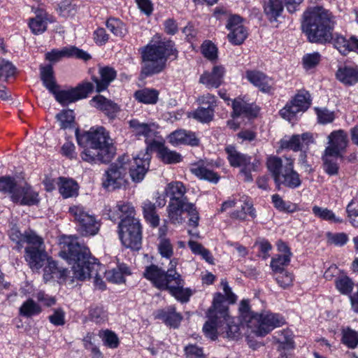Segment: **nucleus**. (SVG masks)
Returning <instances> with one entry per match:
<instances>
[{"mask_svg":"<svg viewBox=\"0 0 358 358\" xmlns=\"http://www.w3.org/2000/svg\"><path fill=\"white\" fill-rule=\"evenodd\" d=\"M226 28L229 31L227 35L229 41L234 45L242 44L248 36L247 28L243 24V19L237 15L228 17Z\"/></svg>","mask_w":358,"mask_h":358,"instance_id":"f3484780","label":"nucleus"},{"mask_svg":"<svg viewBox=\"0 0 358 358\" xmlns=\"http://www.w3.org/2000/svg\"><path fill=\"white\" fill-rule=\"evenodd\" d=\"M98 336L101 339L103 345L108 348L115 349L120 345V340L117 335L109 329L100 330Z\"/></svg>","mask_w":358,"mask_h":358,"instance_id":"de8ad7c7","label":"nucleus"},{"mask_svg":"<svg viewBox=\"0 0 358 358\" xmlns=\"http://www.w3.org/2000/svg\"><path fill=\"white\" fill-rule=\"evenodd\" d=\"M219 94L225 101L229 104L231 102L234 117L243 115L247 117H256L259 111V108L253 103H248L241 97L231 100L227 95V91H219Z\"/></svg>","mask_w":358,"mask_h":358,"instance_id":"dca6fc26","label":"nucleus"},{"mask_svg":"<svg viewBox=\"0 0 358 358\" xmlns=\"http://www.w3.org/2000/svg\"><path fill=\"white\" fill-rule=\"evenodd\" d=\"M56 117L60 123V127L64 129L71 127L74 121L73 111L71 110H63Z\"/></svg>","mask_w":358,"mask_h":358,"instance_id":"69168bd1","label":"nucleus"},{"mask_svg":"<svg viewBox=\"0 0 358 358\" xmlns=\"http://www.w3.org/2000/svg\"><path fill=\"white\" fill-rule=\"evenodd\" d=\"M315 111L317 117L318 122L320 124H326L331 123L335 119L334 112H331L327 108H315Z\"/></svg>","mask_w":358,"mask_h":358,"instance_id":"774afa93","label":"nucleus"},{"mask_svg":"<svg viewBox=\"0 0 358 358\" xmlns=\"http://www.w3.org/2000/svg\"><path fill=\"white\" fill-rule=\"evenodd\" d=\"M58 186L59 193L64 198H69L78 195V185L72 179L59 178Z\"/></svg>","mask_w":358,"mask_h":358,"instance_id":"a19ab883","label":"nucleus"},{"mask_svg":"<svg viewBox=\"0 0 358 358\" xmlns=\"http://www.w3.org/2000/svg\"><path fill=\"white\" fill-rule=\"evenodd\" d=\"M283 9L282 0H268L264 6V13L271 22L277 21L281 16Z\"/></svg>","mask_w":358,"mask_h":358,"instance_id":"72a5a7b5","label":"nucleus"},{"mask_svg":"<svg viewBox=\"0 0 358 358\" xmlns=\"http://www.w3.org/2000/svg\"><path fill=\"white\" fill-rule=\"evenodd\" d=\"M291 257L288 255H277L272 258L271 262V267L275 273L285 271L284 266L289 264Z\"/></svg>","mask_w":358,"mask_h":358,"instance_id":"0e129e2a","label":"nucleus"},{"mask_svg":"<svg viewBox=\"0 0 358 358\" xmlns=\"http://www.w3.org/2000/svg\"><path fill=\"white\" fill-rule=\"evenodd\" d=\"M337 78L346 85H353L358 81V71L353 67L340 68L336 73Z\"/></svg>","mask_w":358,"mask_h":358,"instance_id":"79ce46f5","label":"nucleus"},{"mask_svg":"<svg viewBox=\"0 0 358 358\" xmlns=\"http://www.w3.org/2000/svg\"><path fill=\"white\" fill-rule=\"evenodd\" d=\"M321 60V55L317 52L305 54L302 58L303 68L306 70H310L315 68Z\"/></svg>","mask_w":358,"mask_h":358,"instance_id":"680f3d73","label":"nucleus"},{"mask_svg":"<svg viewBox=\"0 0 358 358\" xmlns=\"http://www.w3.org/2000/svg\"><path fill=\"white\" fill-rule=\"evenodd\" d=\"M169 142L175 146L185 144L192 146L198 145L199 143V138L195 134L186 130L180 129L172 132L169 136Z\"/></svg>","mask_w":358,"mask_h":358,"instance_id":"c756f323","label":"nucleus"},{"mask_svg":"<svg viewBox=\"0 0 358 358\" xmlns=\"http://www.w3.org/2000/svg\"><path fill=\"white\" fill-rule=\"evenodd\" d=\"M302 28L312 43H325L333 39L334 22L327 10L315 7L303 14Z\"/></svg>","mask_w":358,"mask_h":358,"instance_id":"0eeeda50","label":"nucleus"},{"mask_svg":"<svg viewBox=\"0 0 358 358\" xmlns=\"http://www.w3.org/2000/svg\"><path fill=\"white\" fill-rule=\"evenodd\" d=\"M274 207L281 212L293 213L296 211L297 206L290 201H284L282 197L275 194L271 196Z\"/></svg>","mask_w":358,"mask_h":358,"instance_id":"3c124183","label":"nucleus"},{"mask_svg":"<svg viewBox=\"0 0 358 358\" xmlns=\"http://www.w3.org/2000/svg\"><path fill=\"white\" fill-rule=\"evenodd\" d=\"M12 201L23 206L36 205L39 202L38 193L26 182H20Z\"/></svg>","mask_w":358,"mask_h":358,"instance_id":"412c9836","label":"nucleus"},{"mask_svg":"<svg viewBox=\"0 0 358 358\" xmlns=\"http://www.w3.org/2000/svg\"><path fill=\"white\" fill-rule=\"evenodd\" d=\"M278 342L279 348L284 350H290L294 348L293 336L290 331L283 330L278 332Z\"/></svg>","mask_w":358,"mask_h":358,"instance_id":"6e6d98bb","label":"nucleus"},{"mask_svg":"<svg viewBox=\"0 0 358 358\" xmlns=\"http://www.w3.org/2000/svg\"><path fill=\"white\" fill-rule=\"evenodd\" d=\"M90 105L102 110L110 119L115 118L120 110L117 104L100 94L91 99Z\"/></svg>","mask_w":358,"mask_h":358,"instance_id":"bb28decb","label":"nucleus"},{"mask_svg":"<svg viewBox=\"0 0 358 358\" xmlns=\"http://www.w3.org/2000/svg\"><path fill=\"white\" fill-rule=\"evenodd\" d=\"M313 213L317 217H319L322 220L329 221L334 223H342L343 219L337 217L334 213L327 208H322L317 206H314L312 208Z\"/></svg>","mask_w":358,"mask_h":358,"instance_id":"09e8293b","label":"nucleus"},{"mask_svg":"<svg viewBox=\"0 0 358 358\" xmlns=\"http://www.w3.org/2000/svg\"><path fill=\"white\" fill-rule=\"evenodd\" d=\"M158 251L162 257L171 261L173 255V247L171 241L166 238H162L158 244Z\"/></svg>","mask_w":358,"mask_h":358,"instance_id":"e2e57ef3","label":"nucleus"},{"mask_svg":"<svg viewBox=\"0 0 358 358\" xmlns=\"http://www.w3.org/2000/svg\"><path fill=\"white\" fill-rule=\"evenodd\" d=\"M99 77H93L96 90H107L110 84L116 78L117 71L109 66H99Z\"/></svg>","mask_w":358,"mask_h":358,"instance_id":"c85d7f7f","label":"nucleus"},{"mask_svg":"<svg viewBox=\"0 0 358 358\" xmlns=\"http://www.w3.org/2000/svg\"><path fill=\"white\" fill-rule=\"evenodd\" d=\"M310 104L311 99L308 91H302L288 102L280 113L283 118L290 120L298 113L306 111Z\"/></svg>","mask_w":358,"mask_h":358,"instance_id":"2eb2a0df","label":"nucleus"},{"mask_svg":"<svg viewBox=\"0 0 358 358\" xmlns=\"http://www.w3.org/2000/svg\"><path fill=\"white\" fill-rule=\"evenodd\" d=\"M150 161V155L148 148L131 160L128 155L119 157L106 172L103 180V187L109 190L120 187L125 182L124 177L128 170L134 182H141L149 169Z\"/></svg>","mask_w":358,"mask_h":358,"instance_id":"7ed1b4c3","label":"nucleus"},{"mask_svg":"<svg viewBox=\"0 0 358 358\" xmlns=\"http://www.w3.org/2000/svg\"><path fill=\"white\" fill-rule=\"evenodd\" d=\"M76 136L78 144L85 148L80 155L83 160L92 164L107 163L113 158L115 148L104 127H92L89 131L82 133L77 129Z\"/></svg>","mask_w":358,"mask_h":358,"instance_id":"20e7f679","label":"nucleus"},{"mask_svg":"<svg viewBox=\"0 0 358 358\" xmlns=\"http://www.w3.org/2000/svg\"><path fill=\"white\" fill-rule=\"evenodd\" d=\"M342 157L343 156L324 151L322 156V161L323 169L325 173L329 176L336 175L339 169L338 159Z\"/></svg>","mask_w":358,"mask_h":358,"instance_id":"4c0bfd02","label":"nucleus"},{"mask_svg":"<svg viewBox=\"0 0 358 358\" xmlns=\"http://www.w3.org/2000/svg\"><path fill=\"white\" fill-rule=\"evenodd\" d=\"M165 194L169 197V201L177 203H189L185 196L187 189L180 181H173L167 184L164 189Z\"/></svg>","mask_w":358,"mask_h":358,"instance_id":"cd10ccee","label":"nucleus"},{"mask_svg":"<svg viewBox=\"0 0 358 358\" xmlns=\"http://www.w3.org/2000/svg\"><path fill=\"white\" fill-rule=\"evenodd\" d=\"M142 208L145 219L152 227H157L159 223V217L155 212V203L146 200L143 203Z\"/></svg>","mask_w":358,"mask_h":358,"instance_id":"a18cd8bd","label":"nucleus"},{"mask_svg":"<svg viewBox=\"0 0 358 358\" xmlns=\"http://www.w3.org/2000/svg\"><path fill=\"white\" fill-rule=\"evenodd\" d=\"M19 185L20 183L11 177H2L0 178V192L8 193L12 200L13 194L15 192Z\"/></svg>","mask_w":358,"mask_h":358,"instance_id":"4d7b16f0","label":"nucleus"},{"mask_svg":"<svg viewBox=\"0 0 358 358\" xmlns=\"http://www.w3.org/2000/svg\"><path fill=\"white\" fill-rule=\"evenodd\" d=\"M221 285L224 295L217 293L214 296L213 305L208 309V320L204 324L203 331L205 335L215 340L218 335L229 339H238L241 336L240 326L231 317L225 301L234 303L236 295L231 292L227 281L222 280Z\"/></svg>","mask_w":358,"mask_h":358,"instance_id":"f257e3e1","label":"nucleus"},{"mask_svg":"<svg viewBox=\"0 0 358 358\" xmlns=\"http://www.w3.org/2000/svg\"><path fill=\"white\" fill-rule=\"evenodd\" d=\"M55 99L62 105H67L87 97L89 91H50Z\"/></svg>","mask_w":358,"mask_h":358,"instance_id":"2f4dec72","label":"nucleus"},{"mask_svg":"<svg viewBox=\"0 0 358 358\" xmlns=\"http://www.w3.org/2000/svg\"><path fill=\"white\" fill-rule=\"evenodd\" d=\"M129 128L133 135L146 138L155 135L157 126L154 122H143L138 119H131L128 121Z\"/></svg>","mask_w":358,"mask_h":358,"instance_id":"a878e982","label":"nucleus"},{"mask_svg":"<svg viewBox=\"0 0 358 358\" xmlns=\"http://www.w3.org/2000/svg\"><path fill=\"white\" fill-rule=\"evenodd\" d=\"M252 320L249 328L259 336L268 334L273 329L285 323V320L281 315L272 313H257Z\"/></svg>","mask_w":358,"mask_h":358,"instance_id":"4468645a","label":"nucleus"},{"mask_svg":"<svg viewBox=\"0 0 358 358\" xmlns=\"http://www.w3.org/2000/svg\"><path fill=\"white\" fill-rule=\"evenodd\" d=\"M170 222L173 224H181L184 221L182 213H186L189 216V225L196 227L199 224V212L193 203H177L169 201L166 208Z\"/></svg>","mask_w":358,"mask_h":358,"instance_id":"9d476101","label":"nucleus"},{"mask_svg":"<svg viewBox=\"0 0 358 358\" xmlns=\"http://www.w3.org/2000/svg\"><path fill=\"white\" fill-rule=\"evenodd\" d=\"M225 152L227 155V159L230 165L233 167H241V173L244 175L245 180L251 182L252 176L251 173L257 171L259 165L257 159L251 162V157L245 154L238 152L233 145H227L225 148Z\"/></svg>","mask_w":358,"mask_h":358,"instance_id":"9b49d317","label":"nucleus"},{"mask_svg":"<svg viewBox=\"0 0 358 358\" xmlns=\"http://www.w3.org/2000/svg\"><path fill=\"white\" fill-rule=\"evenodd\" d=\"M129 275H131L130 268L124 264H120L117 268L105 272L106 280L113 283L124 282V277Z\"/></svg>","mask_w":358,"mask_h":358,"instance_id":"f704fd0d","label":"nucleus"},{"mask_svg":"<svg viewBox=\"0 0 358 358\" xmlns=\"http://www.w3.org/2000/svg\"><path fill=\"white\" fill-rule=\"evenodd\" d=\"M136 99L146 104L155 103L158 99L157 91H136Z\"/></svg>","mask_w":358,"mask_h":358,"instance_id":"bf43d9fd","label":"nucleus"},{"mask_svg":"<svg viewBox=\"0 0 358 358\" xmlns=\"http://www.w3.org/2000/svg\"><path fill=\"white\" fill-rule=\"evenodd\" d=\"M239 317L241 325H246L248 328L252 324V319L255 318L257 313H254L250 310L249 303L246 300H243L239 306Z\"/></svg>","mask_w":358,"mask_h":358,"instance_id":"8fccbe9b","label":"nucleus"},{"mask_svg":"<svg viewBox=\"0 0 358 358\" xmlns=\"http://www.w3.org/2000/svg\"><path fill=\"white\" fill-rule=\"evenodd\" d=\"M313 143H315L313 134L306 132L301 135H293L289 140H282L281 141V147L297 152L307 150L309 145Z\"/></svg>","mask_w":358,"mask_h":358,"instance_id":"b1692460","label":"nucleus"},{"mask_svg":"<svg viewBox=\"0 0 358 358\" xmlns=\"http://www.w3.org/2000/svg\"><path fill=\"white\" fill-rule=\"evenodd\" d=\"M32 10L36 16L30 19L29 27L33 34H41L46 31L48 24L55 22V18L42 7L33 8Z\"/></svg>","mask_w":358,"mask_h":358,"instance_id":"5701e85b","label":"nucleus"},{"mask_svg":"<svg viewBox=\"0 0 358 358\" xmlns=\"http://www.w3.org/2000/svg\"><path fill=\"white\" fill-rule=\"evenodd\" d=\"M220 164L213 161H199L191 164L190 172L201 180H207L216 184L220 180L219 175L213 170L214 167H219Z\"/></svg>","mask_w":358,"mask_h":358,"instance_id":"a211bd4d","label":"nucleus"},{"mask_svg":"<svg viewBox=\"0 0 358 358\" xmlns=\"http://www.w3.org/2000/svg\"><path fill=\"white\" fill-rule=\"evenodd\" d=\"M158 317L164 320L169 325L177 327L180 323L182 317L176 310V308L170 306L164 310H161L158 313Z\"/></svg>","mask_w":358,"mask_h":358,"instance_id":"ea45409f","label":"nucleus"},{"mask_svg":"<svg viewBox=\"0 0 358 358\" xmlns=\"http://www.w3.org/2000/svg\"><path fill=\"white\" fill-rule=\"evenodd\" d=\"M141 54L143 61L141 73L148 76L162 71L169 58H177L178 50L173 41L161 40V37L156 35L141 48Z\"/></svg>","mask_w":358,"mask_h":358,"instance_id":"423d86ee","label":"nucleus"},{"mask_svg":"<svg viewBox=\"0 0 358 358\" xmlns=\"http://www.w3.org/2000/svg\"><path fill=\"white\" fill-rule=\"evenodd\" d=\"M225 70L222 66H215L211 73H204L200 78V82L206 87L217 88L222 83Z\"/></svg>","mask_w":358,"mask_h":358,"instance_id":"7c9ffc66","label":"nucleus"},{"mask_svg":"<svg viewBox=\"0 0 358 358\" xmlns=\"http://www.w3.org/2000/svg\"><path fill=\"white\" fill-rule=\"evenodd\" d=\"M178 264V259H173L169 262V268L166 272L156 265L152 264L146 266L143 272V276L150 281L157 288L166 290L167 285L171 282V275H175L177 271L175 270Z\"/></svg>","mask_w":358,"mask_h":358,"instance_id":"ddd939ff","label":"nucleus"},{"mask_svg":"<svg viewBox=\"0 0 358 358\" xmlns=\"http://www.w3.org/2000/svg\"><path fill=\"white\" fill-rule=\"evenodd\" d=\"M107 29L116 37L123 38L128 32L126 24L120 19L109 17L106 22Z\"/></svg>","mask_w":358,"mask_h":358,"instance_id":"37998d69","label":"nucleus"},{"mask_svg":"<svg viewBox=\"0 0 358 358\" xmlns=\"http://www.w3.org/2000/svg\"><path fill=\"white\" fill-rule=\"evenodd\" d=\"M37 236L34 232L29 231L26 232L25 234H22L17 227H13L9 232V236L10 238L13 241L15 242L17 244L22 245L24 243H26L28 244V239L30 236Z\"/></svg>","mask_w":358,"mask_h":358,"instance_id":"13d9d810","label":"nucleus"},{"mask_svg":"<svg viewBox=\"0 0 358 358\" xmlns=\"http://www.w3.org/2000/svg\"><path fill=\"white\" fill-rule=\"evenodd\" d=\"M15 74V67L5 59H0V86L6 88L4 83L9 82Z\"/></svg>","mask_w":358,"mask_h":358,"instance_id":"c03bdc74","label":"nucleus"},{"mask_svg":"<svg viewBox=\"0 0 358 358\" xmlns=\"http://www.w3.org/2000/svg\"><path fill=\"white\" fill-rule=\"evenodd\" d=\"M28 246L25 248V260L32 270H39L48 259V255L42 238L38 236H30Z\"/></svg>","mask_w":358,"mask_h":358,"instance_id":"f8f14e48","label":"nucleus"},{"mask_svg":"<svg viewBox=\"0 0 358 358\" xmlns=\"http://www.w3.org/2000/svg\"><path fill=\"white\" fill-rule=\"evenodd\" d=\"M266 165L278 189L280 185L291 189H296L301 185L300 176L294 170L292 158L286 156L282 158L271 156L268 158Z\"/></svg>","mask_w":358,"mask_h":358,"instance_id":"6e6552de","label":"nucleus"},{"mask_svg":"<svg viewBox=\"0 0 358 358\" xmlns=\"http://www.w3.org/2000/svg\"><path fill=\"white\" fill-rule=\"evenodd\" d=\"M69 213L76 222L78 231L83 236H94L99 229V224L95 217L82 205L69 207Z\"/></svg>","mask_w":358,"mask_h":358,"instance_id":"1a4fd4ad","label":"nucleus"},{"mask_svg":"<svg viewBox=\"0 0 358 358\" xmlns=\"http://www.w3.org/2000/svg\"><path fill=\"white\" fill-rule=\"evenodd\" d=\"M62 250L59 256L73 264L74 278L83 280L94 275V286L99 289H105V283L99 277V272L103 271L102 266L90 255L89 249L80 245L75 236L64 237L60 243Z\"/></svg>","mask_w":358,"mask_h":358,"instance_id":"f03ea898","label":"nucleus"},{"mask_svg":"<svg viewBox=\"0 0 358 358\" xmlns=\"http://www.w3.org/2000/svg\"><path fill=\"white\" fill-rule=\"evenodd\" d=\"M201 104H208L207 107H200L196 110L188 113V117H192L201 123L210 122L214 116V107L215 106V98L209 93L201 96L198 99Z\"/></svg>","mask_w":358,"mask_h":358,"instance_id":"aec40b11","label":"nucleus"},{"mask_svg":"<svg viewBox=\"0 0 358 358\" xmlns=\"http://www.w3.org/2000/svg\"><path fill=\"white\" fill-rule=\"evenodd\" d=\"M90 317L96 323H101L107 320L106 311L100 306H93L90 310Z\"/></svg>","mask_w":358,"mask_h":358,"instance_id":"338daca9","label":"nucleus"},{"mask_svg":"<svg viewBox=\"0 0 358 358\" xmlns=\"http://www.w3.org/2000/svg\"><path fill=\"white\" fill-rule=\"evenodd\" d=\"M334 45L343 55L354 51L358 54V39L354 36L347 40L341 35H337L334 38Z\"/></svg>","mask_w":358,"mask_h":358,"instance_id":"473e14b6","label":"nucleus"},{"mask_svg":"<svg viewBox=\"0 0 358 358\" xmlns=\"http://www.w3.org/2000/svg\"><path fill=\"white\" fill-rule=\"evenodd\" d=\"M65 57H75L86 62L91 59V55L76 46H66L62 49H53L48 52L45 55V59L51 63L58 62Z\"/></svg>","mask_w":358,"mask_h":358,"instance_id":"6ab92c4d","label":"nucleus"},{"mask_svg":"<svg viewBox=\"0 0 358 358\" xmlns=\"http://www.w3.org/2000/svg\"><path fill=\"white\" fill-rule=\"evenodd\" d=\"M171 282L167 285L166 290L181 303H186L189 300L193 292L190 288L184 287L185 282L181 275L177 272L175 275L169 276Z\"/></svg>","mask_w":358,"mask_h":358,"instance_id":"4be33fe9","label":"nucleus"},{"mask_svg":"<svg viewBox=\"0 0 358 358\" xmlns=\"http://www.w3.org/2000/svg\"><path fill=\"white\" fill-rule=\"evenodd\" d=\"M201 53L210 61H215L217 59V48L210 41H205L201 47Z\"/></svg>","mask_w":358,"mask_h":358,"instance_id":"052dcab7","label":"nucleus"},{"mask_svg":"<svg viewBox=\"0 0 358 358\" xmlns=\"http://www.w3.org/2000/svg\"><path fill=\"white\" fill-rule=\"evenodd\" d=\"M342 341L349 348L355 349L358 345V333L349 327L343 329Z\"/></svg>","mask_w":358,"mask_h":358,"instance_id":"603ef678","label":"nucleus"},{"mask_svg":"<svg viewBox=\"0 0 358 358\" xmlns=\"http://www.w3.org/2000/svg\"><path fill=\"white\" fill-rule=\"evenodd\" d=\"M45 262H47V265L44 268L43 275V278L45 281H49L55 277L58 279H64L66 278L68 273L66 269L57 267L56 262L49 257H48Z\"/></svg>","mask_w":358,"mask_h":358,"instance_id":"e433bc0d","label":"nucleus"},{"mask_svg":"<svg viewBox=\"0 0 358 358\" xmlns=\"http://www.w3.org/2000/svg\"><path fill=\"white\" fill-rule=\"evenodd\" d=\"M40 75L43 85L47 90H59L54 76L53 68L50 64L40 66Z\"/></svg>","mask_w":358,"mask_h":358,"instance_id":"58836bf2","label":"nucleus"},{"mask_svg":"<svg viewBox=\"0 0 358 358\" xmlns=\"http://www.w3.org/2000/svg\"><path fill=\"white\" fill-rule=\"evenodd\" d=\"M329 145L324 151L343 156L348 145V135L343 130H338L331 132L328 136Z\"/></svg>","mask_w":358,"mask_h":358,"instance_id":"393cba45","label":"nucleus"},{"mask_svg":"<svg viewBox=\"0 0 358 358\" xmlns=\"http://www.w3.org/2000/svg\"><path fill=\"white\" fill-rule=\"evenodd\" d=\"M111 220H120L118 232L122 244L132 249H138L141 243V226L135 217L134 206L129 202L118 201L113 209L107 210Z\"/></svg>","mask_w":358,"mask_h":358,"instance_id":"39448f33","label":"nucleus"},{"mask_svg":"<svg viewBox=\"0 0 358 358\" xmlns=\"http://www.w3.org/2000/svg\"><path fill=\"white\" fill-rule=\"evenodd\" d=\"M335 285L338 292L344 295L350 294L354 288L353 282L345 275L340 276L336 278Z\"/></svg>","mask_w":358,"mask_h":358,"instance_id":"864d4df0","label":"nucleus"},{"mask_svg":"<svg viewBox=\"0 0 358 358\" xmlns=\"http://www.w3.org/2000/svg\"><path fill=\"white\" fill-rule=\"evenodd\" d=\"M41 312V307L32 299H29L23 302L20 308V314L26 317L39 315Z\"/></svg>","mask_w":358,"mask_h":358,"instance_id":"49530a36","label":"nucleus"},{"mask_svg":"<svg viewBox=\"0 0 358 358\" xmlns=\"http://www.w3.org/2000/svg\"><path fill=\"white\" fill-rule=\"evenodd\" d=\"M245 77L255 87L260 90H266V87H270L271 79L259 71H247Z\"/></svg>","mask_w":358,"mask_h":358,"instance_id":"c9c22d12","label":"nucleus"},{"mask_svg":"<svg viewBox=\"0 0 358 358\" xmlns=\"http://www.w3.org/2000/svg\"><path fill=\"white\" fill-rule=\"evenodd\" d=\"M159 156L166 164H176L182 160L181 155L176 151L162 147L159 150Z\"/></svg>","mask_w":358,"mask_h":358,"instance_id":"5fc2aeb1","label":"nucleus"}]
</instances>
